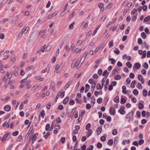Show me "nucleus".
I'll return each mask as SVG.
<instances>
[{"label": "nucleus", "instance_id": "nucleus-1", "mask_svg": "<svg viewBox=\"0 0 150 150\" xmlns=\"http://www.w3.org/2000/svg\"><path fill=\"white\" fill-rule=\"evenodd\" d=\"M10 134L9 133L6 132L1 139V141L4 142L9 139L10 137Z\"/></svg>", "mask_w": 150, "mask_h": 150}, {"label": "nucleus", "instance_id": "nucleus-2", "mask_svg": "<svg viewBox=\"0 0 150 150\" xmlns=\"http://www.w3.org/2000/svg\"><path fill=\"white\" fill-rule=\"evenodd\" d=\"M120 109L118 110V112L121 114H124L125 113V111L124 110L125 107L123 106H121L120 107Z\"/></svg>", "mask_w": 150, "mask_h": 150}, {"label": "nucleus", "instance_id": "nucleus-3", "mask_svg": "<svg viewBox=\"0 0 150 150\" xmlns=\"http://www.w3.org/2000/svg\"><path fill=\"white\" fill-rule=\"evenodd\" d=\"M50 88L51 89H52L53 91H55V83L54 81H53L51 82Z\"/></svg>", "mask_w": 150, "mask_h": 150}, {"label": "nucleus", "instance_id": "nucleus-4", "mask_svg": "<svg viewBox=\"0 0 150 150\" xmlns=\"http://www.w3.org/2000/svg\"><path fill=\"white\" fill-rule=\"evenodd\" d=\"M109 112L110 114L112 115H114L115 113V110L113 107H111L110 108Z\"/></svg>", "mask_w": 150, "mask_h": 150}, {"label": "nucleus", "instance_id": "nucleus-5", "mask_svg": "<svg viewBox=\"0 0 150 150\" xmlns=\"http://www.w3.org/2000/svg\"><path fill=\"white\" fill-rule=\"evenodd\" d=\"M141 67L140 64L139 63H136L134 64L133 68L134 69L136 68L137 69H139Z\"/></svg>", "mask_w": 150, "mask_h": 150}, {"label": "nucleus", "instance_id": "nucleus-6", "mask_svg": "<svg viewBox=\"0 0 150 150\" xmlns=\"http://www.w3.org/2000/svg\"><path fill=\"white\" fill-rule=\"evenodd\" d=\"M98 6L99 8L101 9L100 11H103L104 10V7L103 4L102 3H99L98 4Z\"/></svg>", "mask_w": 150, "mask_h": 150}, {"label": "nucleus", "instance_id": "nucleus-7", "mask_svg": "<svg viewBox=\"0 0 150 150\" xmlns=\"http://www.w3.org/2000/svg\"><path fill=\"white\" fill-rule=\"evenodd\" d=\"M11 107L8 105H5L4 107V109L6 111H9L11 110Z\"/></svg>", "mask_w": 150, "mask_h": 150}, {"label": "nucleus", "instance_id": "nucleus-8", "mask_svg": "<svg viewBox=\"0 0 150 150\" xmlns=\"http://www.w3.org/2000/svg\"><path fill=\"white\" fill-rule=\"evenodd\" d=\"M102 131V127L100 126L97 129L96 132H97V134L99 135L101 132Z\"/></svg>", "mask_w": 150, "mask_h": 150}, {"label": "nucleus", "instance_id": "nucleus-9", "mask_svg": "<svg viewBox=\"0 0 150 150\" xmlns=\"http://www.w3.org/2000/svg\"><path fill=\"white\" fill-rule=\"evenodd\" d=\"M72 82V81H69L68 83L65 85L64 87V88L66 90L67 88H68L69 86L71 85V83Z\"/></svg>", "mask_w": 150, "mask_h": 150}, {"label": "nucleus", "instance_id": "nucleus-10", "mask_svg": "<svg viewBox=\"0 0 150 150\" xmlns=\"http://www.w3.org/2000/svg\"><path fill=\"white\" fill-rule=\"evenodd\" d=\"M74 64V65L73 67V68H74L75 67H76L77 68H78V67L79 66V63H78L77 62L75 63H74V62H73V63L71 64V66L72 67L73 66V64Z\"/></svg>", "mask_w": 150, "mask_h": 150}, {"label": "nucleus", "instance_id": "nucleus-11", "mask_svg": "<svg viewBox=\"0 0 150 150\" xmlns=\"http://www.w3.org/2000/svg\"><path fill=\"white\" fill-rule=\"evenodd\" d=\"M93 130L91 129H89L87 133V137H89L92 134Z\"/></svg>", "mask_w": 150, "mask_h": 150}, {"label": "nucleus", "instance_id": "nucleus-12", "mask_svg": "<svg viewBox=\"0 0 150 150\" xmlns=\"http://www.w3.org/2000/svg\"><path fill=\"white\" fill-rule=\"evenodd\" d=\"M109 74V73L108 72L107 70H105L103 74V76H105V78H106L108 77Z\"/></svg>", "mask_w": 150, "mask_h": 150}, {"label": "nucleus", "instance_id": "nucleus-13", "mask_svg": "<svg viewBox=\"0 0 150 150\" xmlns=\"http://www.w3.org/2000/svg\"><path fill=\"white\" fill-rule=\"evenodd\" d=\"M85 87H86V88H85V93H86L88 91L90 88V86L89 85V84H86Z\"/></svg>", "mask_w": 150, "mask_h": 150}, {"label": "nucleus", "instance_id": "nucleus-14", "mask_svg": "<svg viewBox=\"0 0 150 150\" xmlns=\"http://www.w3.org/2000/svg\"><path fill=\"white\" fill-rule=\"evenodd\" d=\"M136 83V81L135 80H133L132 82L131 85L130 86L132 88H134L135 87V85Z\"/></svg>", "mask_w": 150, "mask_h": 150}, {"label": "nucleus", "instance_id": "nucleus-15", "mask_svg": "<svg viewBox=\"0 0 150 150\" xmlns=\"http://www.w3.org/2000/svg\"><path fill=\"white\" fill-rule=\"evenodd\" d=\"M100 25H98L97 27L95 29V30H94V32L92 33V35L93 36H94L97 32V30L99 29V28L100 27Z\"/></svg>", "mask_w": 150, "mask_h": 150}, {"label": "nucleus", "instance_id": "nucleus-16", "mask_svg": "<svg viewBox=\"0 0 150 150\" xmlns=\"http://www.w3.org/2000/svg\"><path fill=\"white\" fill-rule=\"evenodd\" d=\"M69 96L67 97L64 100H63V103L64 104H66L67 102H68V101L69 100Z\"/></svg>", "mask_w": 150, "mask_h": 150}, {"label": "nucleus", "instance_id": "nucleus-17", "mask_svg": "<svg viewBox=\"0 0 150 150\" xmlns=\"http://www.w3.org/2000/svg\"><path fill=\"white\" fill-rule=\"evenodd\" d=\"M122 88V92L124 94H126L127 92V91H125L126 89V86H123Z\"/></svg>", "mask_w": 150, "mask_h": 150}, {"label": "nucleus", "instance_id": "nucleus-18", "mask_svg": "<svg viewBox=\"0 0 150 150\" xmlns=\"http://www.w3.org/2000/svg\"><path fill=\"white\" fill-rule=\"evenodd\" d=\"M114 101L117 103L119 102V97L118 96H117L114 99Z\"/></svg>", "mask_w": 150, "mask_h": 150}, {"label": "nucleus", "instance_id": "nucleus-19", "mask_svg": "<svg viewBox=\"0 0 150 150\" xmlns=\"http://www.w3.org/2000/svg\"><path fill=\"white\" fill-rule=\"evenodd\" d=\"M113 143V140L112 139H110L108 140V144L110 146H112Z\"/></svg>", "mask_w": 150, "mask_h": 150}, {"label": "nucleus", "instance_id": "nucleus-20", "mask_svg": "<svg viewBox=\"0 0 150 150\" xmlns=\"http://www.w3.org/2000/svg\"><path fill=\"white\" fill-rule=\"evenodd\" d=\"M113 46V40H112L110 41L109 42V47L110 48L112 47Z\"/></svg>", "mask_w": 150, "mask_h": 150}, {"label": "nucleus", "instance_id": "nucleus-21", "mask_svg": "<svg viewBox=\"0 0 150 150\" xmlns=\"http://www.w3.org/2000/svg\"><path fill=\"white\" fill-rule=\"evenodd\" d=\"M123 58H124V57H125L126 58H127V60L129 61L131 60V57H130V56H127V55L126 54H124L123 56Z\"/></svg>", "mask_w": 150, "mask_h": 150}, {"label": "nucleus", "instance_id": "nucleus-22", "mask_svg": "<svg viewBox=\"0 0 150 150\" xmlns=\"http://www.w3.org/2000/svg\"><path fill=\"white\" fill-rule=\"evenodd\" d=\"M46 47V45L45 44L43 46H42L41 47L40 50L42 52H43L45 49V47Z\"/></svg>", "mask_w": 150, "mask_h": 150}, {"label": "nucleus", "instance_id": "nucleus-23", "mask_svg": "<svg viewBox=\"0 0 150 150\" xmlns=\"http://www.w3.org/2000/svg\"><path fill=\"white\" fill-rule=\"evenodd\" d=\"M150 19V16H148L146 17L145 18L143 21V22L145 23V21L147 22L149 21Z\"/></svg>", "mask_w": 150, "mask_h": 150}, {"label": "nucleus", "instance_id": "nucleus-24", "mask_svg": "<svg viewBox=\"0 0 150 150\" xmlns=\"http://www.w3.org/2000/svg\"><path fill=\"white\" fill-rule=\"evenodd\" d=\"M141 36L144 39H145L146 37V35L144 32H142L141 34Z\"/></svg>", "mask_w": 150, "mask_h": 150}, {"label": "nucleus", "instance_id": "nucleus-25", "mask_svg": "<svg viewBox=\"0 0 150 150\" xmlns=\"http://www.w3.org/2000/svg\"><path fill=\"white\" fill-rule=\"evenodd\" d=\"M29 27H27L25 28V29H24V28H23V30H23V31H24L23 32L24 33V34H25L26 33H27V32H28V29H29Z\"/></svg>", "mask_w": 150, "mask_h": 150}, {"label": "nucleus", "instance_id": "nucleus-26", "mask_svg": "<svg viewBox=\"0 0 150 150\" xmlns=\"http://www.w3.org/2000/svg\"><path fill=\"white\" fill-rule=\"evenodd\" d=\"M45 69L47 73H48L49 72L50 70V67L49 64H48L47 65Z\"/></svg>", "mask_w": 150, "mask_h": 150}, {"label": "nucleus", "instance_id": "nucleus-27", "mask_svg": "<svg viewBox=\"0 0 150 150\" xmlns=\"http://www.w3.org/2000/svg\"><path fill=\"white\" fill-rule=\"evenodd\" d=\"M144 107L142 104L141 103H139L138 104V108L139 109H142Z\"/></svg>", "mask_w": 150, "mask_h": 150}, {"label": "nucleus", "instance_id": "nucleus-28", "mask_svg": "<svg viewBox=\"0 0 150 150\" xmlns=\"http://www.w3.org/2000/svg\"><path fill=\"white\" fill-rule=\"evenodd\" d=\"M8 79L6 80V81L5 83V88H6L8 86V85L9 84L10 85V82H9V81H8Z\"/></svg>", "mask_w": 150, "mask_h": 150}, {"label": "nucleus", "instance_id": "nucleus-29", "mask_svg": "<svg viewBox=\"0 0 150 150\" xmlns=\"http://www.w3.org/2000/svg\"><path fill=\"white\" fill-rule=\"evenodd\" d=\"M23 31H22L21 32H20V33H19V34H18V35L17 37V39H18V40H19L21 38V36L23 35Z\"/></svg>", "mask_w": 150, "mask_h": 150}, {"label": "nucleus", "instance_id": "nucleus-30", "mask_svg": "<svg viewBox=\"0 0 150 150\" xmlns=\"http://www.w3.org/2000/svg\"><path fill=\"white\" fill-rule=\"evenodd\" d=\"M121 77L120 75H116L114 78V79L116 80H118L121 79Z\"/></svg>", "mask_w": 150, "mask_h": 150}, {"label": "nucleus", "instance_id": "nucleus-31", "mask_svg": "<svg viewBox=\"0 0 150 150\" xmlns=\"http://www.w3.org/2000/svg\"><path fill=\"white\" fill-rule=\"evenodd\" d=\"M127 66L128 68H130L132 67V65L131 63L129 62H127L126 63Z\"/></svg>", "mask_w": 150, "mask_h": 150}, {"label": "nucleus", "instance_id": "nucleus-32", "mask_svg": "<svg viewBox=\"0 0 150 150\" xmlns=\"http://www.w3.org/2000/svg\"><path fill=\"white\" fill-rule=\"evenodd\" d=\"M117 133V131L116 129H114L113 130L112 134L113 135H116Z\"/></svg>", "mask_w": 150, "mask_h": 150}, {"label": "nucleus", "instance_id": "nucleus-33", "mask_svg": "<svg viewBox=\"0 0 150 150\" xmlns=\"http://www.w3.org/2000/svg\"><path fill=\"white\" fill-rule=\"evenodd\" d=\"M102 98H99L97 100V103L99 104L101 103L102 101Z\"/></svg>", "mask_w": 150, "mask_h": 150}, {"label": "nucleus", "instance_id": "nucleus-34", "mask_svg": "<svg viewBox=\"0 0 150 150\" xmlns=\"http://www.w3.org/2000/svg\"><path fill=\"white\" fill-rule=\"evenodd\" d=\"M133 93L134 95H137L138 94L139 92L137 89H134L133 90Z\"/></svg>", "mask_w": 150, "mask_h": 150}, {"label": "nucleus", "instance_id": "nucleus-35", "mask_svg": "<svg viewBox=\"0 0 150 150\" xmlns=\"http://www.w3.org/2000/svg\"><path fill=\"white\" fill-rule=\"evenodd\" d=\"M126 100L124 98H121L120 100V103L122 104H123L125 103L126 102Z\"/></svg>", "mask_w": 150, "mask_h": 150}, {"label": "nucleus", "instance_id": "nucleus-36", "mask_svg": "<svg viewBox=\"0 0 150 150\" xmlns=\"http://www.w3.org/2000/svg\"><path fill=\"white\" fill-rule=\"evenodd\" d=\"M143 95L144 96H146L147 94V92L146 89L144 90L143 91Z\"/></svg>", "mask_w": 150, "mask_h": 150}, {"label": "nucleus", "instance_id": "nucleus-37", "mask_svg": "<svg viewBox=\"0 0 150 150\" xmlns=\"http://www.w3.org/2000/svg\"><path fill=\"white\" fill-rule=\"evenodd\" d=\"M52 48V46L50 45H48L46 48V51H49Z\"/></svg>", "mask_w": 150, "mask_h": 150}, {"label": "nucleus", "instance_id": "nucleus-38", "mask_svg": "<svg viewBox=\"0 0 150 150\" xmlns=\"http://www.w3.org/2000/svg\"><path fill=\"white\" fill-rule=\"evenodd\" d=\"M64 107L62 105H60L58 107V109L60 110H61L63 109Z\"/></svg>", "mask_w": 150, "mask_h": 150}, {"label": "nucleus", "instance_id": "nucleus-39", "mask_svg": "<svg viewBox=\"0 0 150 150\" xmlns=\"http://www.w3.org/2000/svg\"><path fill=\"white\" fill-rule=\"evenodd\" d=\"M115 50H114V52L116 54H118L120 53V51L117 48L115 49Z\"/></svg>", "mask_w": 150, "mask_h": 150}, {"label": "nucleus", "instance_id": "nucleus-40", "mask_svg": "<svg viewBox=\"0 0 150 150\" xmlns=\"http://www.w3.org/2000/svg\"><path fill=\"white\" fill-rule=\"evenodd\" d=\"M102 87H101V84L100 83H98V84L97 86L96 87V89L97 90H99L101 88H102Z\"/></svg>", "mask_w": 150, "mask_h": 150}, {"label": "nucleus", "instance_id": "nucleus-41", "mask_svg": "<svg viewBox=\"0 0 150 150\" xmlns=\"http://www.w3.org/2000/svg\"><path fill=\"white\" fill-rule=\"evenodd\" d=\"M29 139H32L31 140H32V142L31 143V144H33L34 143L35 141L36 140V138H33L32 137H30L29 138Z\"/></svg>", "mask_w": 150, "mask_h": 150}, {"label": "nucleus", "instance_id": "nucleus-42", "mask_svg": "<svg viewBox=\"0 0 150 150\" xmlns=\"http://www.w3.org/2000/svg\"><path fill=\"white\" fill-rule=\"evenodd\" d=\"M74 103H75V102L73 100L71 99L70 100L69 103V104L70 105H73L74 104Z\"/></svg>", "mask_w": 150, "mask_h": 150}, {"label": "nucleus", "instance_id": "nucleus-43", "mask_svg": "<svg viewBox=\"0 0 150 150\" xmlns=\"http://www.w3.org/2000/svg\"><path fill=\"white\" fill-rule=\"evenodd\" d=\"M136 115L139 118H140L141 117V113L139 111H137L136 112Z\"/></svg>", "mask_w": 150, "mask_h": 150}, {"label": "nucleus", "instance_id": "nucleus-44", "mask_svg": "<svg viewBox=\"0 0 150 150\" xmlns=\"http://www.w3.org/2000/svg\"><path fill=\"white\" fill-rule=\"evenodd\" d=\"M102 146V144L100 142H98L97 144V147L98 148H100Z\"/></svg>", "mask_w": 150, "mask_h": 150}, {"label": "nucleus", "instance_id": "nucleus-45", "mask_svg": "<svg viewBox=\"0 0 150 150\" xmlns=\"http://www.w3.org/2000/svg\"><path fill=\"white\" fill-rule=\"evenodd\" d=\"M50 133L49 132H48L47 133L46 135L44 136V137L45 139H47V138L50 135Z\"/></svg>", "mask_w": 150, "mask_h": 150}, {"label": "nucleus", "instance_id": "nucleus-46", "mask_svg": "<svg viewBox=\"0 0 150 150\" xmlns=\"http://www.w3.org/2000/svg\"><path fill=\"white\" fill-rule=\"evenodd\" d=\"M109 61H111V63L112 64H114L115 62V60L114 59L112 58H111L109 59Z\"/></svg>", "mask_w": 150, "mask_h": 150}, {"label": "nucleus", "instance_id": "nucleus-47", "mask_svg": "<svg viewBox=\"0 0 150 150\" xmlns=\"http://www.w3.org/2000/svg\"><path fill=\"white\" fill-rule=\"evenodd\" d=\"M65 92V91H63L62 92H60V93H59V94H60V97L62 98L64 96Z\"/></svg>", "mask_w": 150, "mask_h": 150}, {"label": "nucleus", "instance_id": "nucleus-48", "mask_svg": "<svg viewBox=\"0 0 150 150\" xmlns=\"http://www.w3.org/2000/svg\"><path fill=\"white\" fill-rule=\"evenodd\" d=\"M130 29L129 26H128L127 28V30H125V34H127L129 32V31Z\"/></svg>", "mask_w": 150, "mask_h": 150}, {"label": "nucleus", "instance_id": "nucleus-49", "mask_svg": "<svg viewBox=\"0 0 150 150\" xmlns=\"http://www.w3.org/2000/svg\"><path fill=\"white\" fill-rule=\"evenodd\" d=\"M81 26L82 27H84L85 28V29L87 27H88L87 24H86V23L85 22H83L82 23V25H81Z\"/></svg>", "mask_w": 150, "mask_h": 150}, {"label": "nucleus", "instance_id": "nucleus-50", "mask_svg": "<svg viewBox=\"0 0 150 150\" xmlns=\"http://www.w3.org/2000/svg\"><path fill=\"white\" fill-rule=\"evenodd\" d=\"M137 13L136 14V15H135L133 16V18L132 19V21H136L137 18Z\"/></svg>", "mask_w": 150, "mask_h": 150}, {"label": "nucleus", "instance_id": "nucleus-51", "mask_svg": "<svg viewBox=\"0 0 150 150\" xmlns=\"http://www.w3.org/2000/svg\"><path fill=\"white\" fill-rule=\"evenodd\" d=\"M18 133V131H16L15 132H13L12 133V135L14 136H17Z\"/></svg>", "mask_w": 150, "mask_h": 150}, {"label": "nucleus", "instance_id": "nucleus-52", "mask_svg": "<svg viewBox=\"0 0 150 150\" xmlns=\"http://www.w3.org/2000/svg\"><path fill=\"white\" fill-rule=\"evenodd\" d=\"M106 79V78H105V77H104L102 80L101 83H102V88H103V85H104V83H105V81Z\"/></svg>", "mask_w": 150, "mask_h": 150}, {"label": "nucleus", "instance_id": "nucleus-53", "mask_svg": "<svg viewBox=\"0 0 150 150\" xmlns=\"http://www.w3.org/2000/svg\"><path fill=\"white\" fill-rule=\"evenodd\" d=\"M91 124L90 123H88L86 126V130H88L90 127Z\"/></svg>", "mask_w": 150, "mask_h": 150}, {"label": "nucleus", "instance_id": "nucleus-54", "mask_svg": "<svg viewBox=\"0 0 150 150\" xmlns=\"http://www.w3.org/2000/svg\"><path fill=\"white\" fill-rule=\"evenodd\" d=\"M144 141L143 139H141L139 141V145H141L144 143Z\"/></svg>", "mask_w": 150, "mask_h": 150}, {"label": "nucleus", "instance_id": "nucleus-55", "mask_svg": "<svg viewBox=\"0 0 150 150\" xmlns=\"http://www.w3.org/2000/svg\"><path fill=\"white\" fill-rule=\"evenodd\" d=\"M138 43L139 44H142V40L140 38H139L138 39Z\"/></svg>", "mask_w": 150, "mask_h": 150}, {"label": "nucleus", "instance_id": "nucleus-56", "mask_svg": "<svg viewBox=\"0 0 150 150\" xmlns=\"http://www.w3.org/2000/svg\"><path fill=\"white\" fill-rule=\"evenodd\" d=\"M143 67L146 69H147L148 68V65L147 63L145 62L144 64Z\"/></svg>", "mask_w": 150, "mask_h": 150}, {"label": "nucleus", "instance_id": "nucleus-57", "mask_svg": "<svg viewBox=\"0 0 150 150\" xmlns=\"http://www.w3.org/2000/svg\"><path fill=\"white\" fill-rule=\"evenodd\" d=\"M74 22L72 23L69 26V28L70 29H72L74 27Z\"/></svg>", "mask_w": 150, "mask_h": 150}, {"label": "nucleus", "instance_id": "nucleus-58", "mask_svg": "<svg viewBox=\"0 0 150 150\" xmlns=\"http://www.w3.org/2000/svg\"><path fill=\"white\" fill-rule=\"evenodd\" d=\"M33 68V65H31L30 66H29L27 68V69L26 70L28 71H29L30 69H31Z\"/></svg>", "mask_w": 150, "mask_h": 150}, {"label": "nucleus", "instance_id": "nucleus-59", "mask_svg": "<svg viewBox=\"0 0 150 150\" xmlns=\"http://www.w3.org/2000/svg\"><path fill=\"white\" fill-rule=\"evenodd\" d=\"M93 145H91L90 146V147L87 148L86 150H93Z\"/></svg>", "mask_w": 150, "mask_h": 150}, {"label": "nucleus", "instance_id": "nucleus-60", "mask_svg": "<svg viewBox=\"0 0 150 150\" xmlns=\"http://www.w3.org/2000/svg\"><path fill=\"white\" fill-rule=\"evenodd\" d=\"M60 126H59L58 125L56 124L55 125L54 127V128L56 129H60Z\"/></svg>", "mask_w": 150, "mask_h": 150}, {"label": "nucleus", "instance_id": "nucleus-61", "mask_svg": "<svg viewBox=\"0 0 150 150\" xmlns=\"http://www.w3.org/2000/svg\"><path fill=\"white\" fill-rule=\"evenodd\" d=\"M22 139V137L21 135H20L18 137V138L17 139V142H20Z\"/></svg>", "mask_w": 150, "mask_h": 150}, {"label": "nucleus", "instance_id": "nucleus-62", "mask_svg": "<svg viewBox=\"0 0 150 150\" xmlns=\"http://www.w3.org/2000/svg\"><path fill=\"white\" fill-rule=\"evenodd\" d=\"M137 10L135 8L133 9L131 12V14H134L136 12H137Z\"/></svg>", "mask_w": 150, "mask_h": 150}, {"label": "nucleus", "instance_id": "nucleus-63", "mask_svg": "<svg viewBox=\"0 0 150 150\" xmlns=\"http://www.w3.org/2000/svg\"><path fill=\"white\" fill-rule=\"evenodd\" d=\"M138 78L139 80V81H141V79H143V77L142 76L141 74H139L138 75Z\"/></svg>", "mask_w": 150, "mask_h": 150}, {"label": "nucleus", "instance_id": "nucleus-64", "mask_svg": "<svg viewBox=\"0 0 150 150\" xmlns=\"http://www.w3.org/2000/svg\"><path fill=\"white\" fill-rule=\"evenodd\" d=\"M86 148V145L85 144H83L81 147V150H85Z\"/></svg>", "mask_w": 150, "mask_h": 150}]
</instances>
